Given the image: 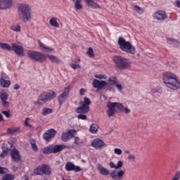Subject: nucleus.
I'll use <instances>...</instances> for the list:
<instances>
[{
  "mask_svg": "<svg viewBox=\"0 0 180 180\" xmlns=\"http://www.w3.org/2000/svg\"><path fill=\"white\" fill-rule=\"evenodd\" d=\"M13 89L15 91H18V89H20V85L19 84H16L14 85Z\"/></svg>",
  "mask_w": 180,
  "mask_h": 180,
  "instance_id": "obj_58",
  "label": "nucleus"
},
{
  "mask_svg": "<svg viewBox=\"0 0 180 180\" xmlns=\"http://www.w3.org/2000/svg\"><path fill=\"white\" fill-rule=\"evenodd\" d=\"M11 170L13 172H16V171H18V167L17 166H13L11 167Z\"/></svg>",
  "mask_w": 180,
  "mask_h": 180,
  "instance_id": "obj_59",
  "label": "nucleus"
},
{
  "mask_svg": "<svg viewBox=\"0 0 180 180\" xmlns=\"http://www.w3.org/2000/svg\"><path fill=\"white\" fill-rule=\"evenodd\" d=\"M99 130V125L98 124L92 123L89 127V132L92 134H96Z\"/></svg>",
  "mask_w": 180,
  "mask_h": 180,
  "instance_id": "obj_29",
  "label": "nucleus"
},
{
  "mask_svg": "<svg viewBox=\"0 0 180 180\" xmlns=\"http://www.w3.org/2000/svg\"><path fill=\"white\" fill-rule=\"evenodd\" d=\"M57 131H56V130L51 129L44 134L43 138L46 141H49V139L54 137Z\"/></svg>",
  "mask_w": 180,
  "mask_h": 180,
  "instance_id": "obj_25",
  "label": "nucleus"
},
{
  "mask_svg": "<svg viewBox=\"0 0 180 180\" xmlns=\"http://www.w3.org/2000/svg\"><path fill=\"white\" fill-rule=\"evenodd\" d=\"M176 6H177V8H180V1L177 0L176 1Z\"/></svg>",
  "mask_w": 180,
  "mask_h": 180,
  "instance_id": "obj_60",
  "label": "nucleus"
},
{
  "mask_svg": "<svg viewBox=\"0 0 180 180\" xmlns=\"http://www.w3.org/2000/svg\"><path fill=\"white\" fill-rule=\"evenodd\" d=\"M166 41L168 44H176V41L175 39L171 37H166Z\"/></svg>",
  "mask_w": 180,
  "mask_h": 180,
  "instance_id": "obj_41",
  "label": "nucleus"
},
{
  "mask_svg": "<svg viewBox=\"0 0 180 180\" xmlns=\"http://www.w3.org/2000/svg\"><path fill=\"white\" fill-rule=\"evenodd\" d=\"M43 154H51L53 153V146H49L42 148Z\"/></svg>",
  "mask_w": 180,
  "mask_h": 180,
  "instance_id": "obj_32",
  "label": "nucleus"
},
{
  "mask_svg": "<svg viewBox=\"0 0 180 180\" xmlns=\"http://www.w3.org/2000/svg\"><path fill=\"white\" fill-rule=\"evenodd\" d=\"M70 66L71 67V68H72V70H77V69H81V65H78V64H75V63H70Z\"/></svg>",
  "mask_w": 180,
  "mask_h": 180,
  "instance_id": "obj_46",
  "label": "nucleus"
},
{
  "mask_svg": "<svg viewBox=\"0 0 180 180\" xmlns=\"http://www.w3.org/2000/svg\"><path fill=\"white\" fill-rule=\"evenodd\" d=\"M125 154H130V150H125Z\"/></svg>",
  "mask_w": 180,
  "mask_h": 180,
  "instance_id": "obj_62",
  "label": "nucleus"
},
{
  "mask_svg": "<svg viewBox=\"0 0 180 180\" xmlns=\"http://www.w3.org/2000/svg\"><path fill=\"white\" fill-rule=\"evenodd\" d=\"M77 129H70L67 132H63L61 135L62 141H68L70 139H72L77 136Z\"/></svg>",
  "mask_w": 180,
  "mask_h": 180,
  "instance_id": "obj_14",
  "label": "nucleus"
},
{
  "mask_svg": "<svg viewBox=\"0 0 180 180\" xmlns=\"http://www.w3.org/2000/svg\"><path fill=\"white\" fill-rule=\"evenodd\" d=\"M53 113V110L51 108H44L42 110V115L47 116V115H50Z\"/></svg>",
  "mask_w": 180,
  "mask_h": 180,
  "instance_id": "obj_34",
  "label": "nucleus"
},
{
  "mask_svg": "<svg viewBox=\"0 0 180 180\" xmlns=\"http://www.w3.org/2000/svg\"><path fill=\"white\" fill-rule=\"evenodd\" d=\"M82 0H75V8L77 11H81L82 9L83 6L82 5Z\"/></svg>",
  "mask_w": 180,
  "mask_h": 180,
  "instance_id": "obj_33",
  "label": "nucleus"
},
{
  "mask_svg": "<svg viewBox=\"0 0 180 180\" xmlns=\"http://www.w3.org/2000/svg\"><path fill=\"white\" fill-rule=\"evenodd\" d=\"M2 113L6 116V117H11V113L9 111H2Z\"/></svg>",
  "mask_w": 180,
  "mask_h": 180,
  "instance_id": "obj_56",
  "label": "nucleus"
},
{
  "mask_svg": "<svg viewBox=\"0 0 180 180\" xmlns=\"http://www.w3.org/2000/svg\"><path fill=\"white\" fill-rule=\"evenodd\" d=\"M127 160H129V161H136V155L130 154L128 155Z\"/></svg>",
  "mask_w": 180,
  "mask_h": 180,
  "instance_id": "obj_50",
  "label": "nucleus"
},
{
  "mask_svg": "<svg viewBox=\"0 0 180 180\" xmlns=\"http://www.w3.org/2000/svg\"><path fill=\"white\" fill-rule=\"evenodd\" d=\"M116 77H110L108 80V84L109 85H116L117 83Z\"/></svg>",
  "mask_w": 180,
  "mask_h": 180,
  "instance_id": "obj_40",
  "label": "nucleus"
},
{
  "mask_svg": "<svg viewBox=\"0 0 180 180\" xmlns=\"http://www.w3.org/2000/svg\"><path fill=\"white\" fill-rule=\"evenodd\" d=\"M27 54L31 60H34V61H38V63H44L47 58H49V61L53 64H62L63 63L60 58L54 55H46L41 52L34 51H29Z\"/></svg>",
  "mask_w": 180,
  "mask_h": 180,
  "instance_id": "obj_1",
  "label": "nucleus"
},
{
  "mask_svg": "<svg viewBox=\"0 0 180 180\" xmlns=\"http://www.w3.org/2000/svg\"><path fill=\"white\" fill-rule=\"evenodd\" d=\"M109 166L110 168H114L115 169H116V165H115V162H110Z\"/></svg>",
  "mask_w": 180,
  "mask_h": 180,
  "instance_id": "obj_57",
  "label": "nucleus"
},
{
  "mask_svg": "<svg viewBox=\"0 0 180 180\" xmlns=\"http://www.w3.org/2000/svg\"><path fill=\"white\" fill-rule=\"evenodd\" d=\"M108 106V117H112V116H115V113L117 112V110H120V109H122V103L118 102H108L107 104Z\"/></svg>",
  "mask_w": 180,
  "mask_h": 180,
  "instance_id": "obj_7",
  "label": "nucleus"
},
{
  "mask_svg": "<svg viewBox=\"0 0 180 180\" xmlns=\"http://www.w3.org/2000/svg\"><path fill=\"white\" fill-rule=\"evenodd\" d=\"M114 153L117 155H122L123 154V150L119 148H114Z\"/></svg>",
  "mask_w": 180,
  "mask_h": 180,
  "instance_id": "obj_45",
  "label": "nucleus"
},
{
  "mask_svg": "<svg viewBox=\"0 0 180 180\" xmlns=\"http://www.w3.org/2000/svg\"><path fill=\"white\" fill-rule=\"evenodd\" d=\"M65 169L68 172L75 171V172H79L81 171V167L76 166L72 162H69L65 165Z\"/></svg>",
  "mask_w": 180,
  "mask_h": 180,
  "instance_id": "obj_22",
  "label": "nucleus"
},
{
  "mask_svg": "<svg viewBox=\"0 0 180 180\" xmlns=\"http://www.w3.org/2000/svg\"><path fill=\"white\" fill-rule=\"evenodd\" d=\"M80 106L76 109L77 113H83L86 115L89 112V105H91V99L87 97L84 98V101L79 103Z\"/></svg>",
  "mask_w": 180,
  "mask_h": 180,
  "instance_id": "obj_6",
  "label": "nucleus"
},
{
  "mask_svg": "<svg viewBox=\"0 0 180 180\" xmlns=\"http://www.w3.org/2000/svg\"><path fill=\"white\" fill-rule=\"evenodd\" d=\"M96 168L98 172H100L101 175H103V176H108V175L110 174V172L109 171V169H106V167H103L101 164H97Z\"/></svg>",
  "mask_w": 180,
  "mask_h": 180,
  "instance_id": "obj_23",
  "label": "nucleus"
},
{
  "mask_svg": "<svg viewBox=\"0 0 180 180\" xmlns=\"http://www.w3.org/2000/svg\"><path fill=\"white\" fill-rule=\"evenodd\" d=\"M41 101L39 98L38 101H34V105L35 106H41Z\"/></svg>",
  "mask_w": 180,
  "mask_h": 180,
  "instance_id": "obj_55",
  "label": "nucleus"
},
{
  "mask_svg": "<svg viewBox=\"0 0 180 180\" xmlns=\"http://www.w3.org/2000/svg\"><path fill=\"white\" fill-rule=\"evenodd\" d=\"M162 82L166 88L172 91H178L180 89V82L178 76L173 72H166L162 74Z\"/></svg>",
  "mask_w": 180,
  "mask_h": 180,
  "instance_id": "obj_2",
  "label": "nucleus"
},
{
  "mask_svg": "<svg viewBox=\"0 0 180 180\" xmlns=\"http://www.w3.org/2000/svg\"><path fill=\"white\" fill-rule=\"evenodd\" d=\"M18 18L22 22H32V8L27 4H20L18 7Z\"/></svg>",
  "mask_w": 180,
  "mask_h": 180,
  "instance_id": "obj_3",
  "label": "nucleus"
},
{
  "mask_svg": "<svg viewBox=\"0 0 180 180\" xmlns=\"http://www.w3.org/2000/svg\"><path fill=\"white\" fill-rule=\"evenodd\" d=\"M11 80L6 79V75H2L0 78V85L2 88H9L11 85Z\"/></svg>",
  "mask_w": 180,
  "mask_h": 180,
  "instance_id": "obj_21",
  "label": "nucleus"
},
{
  "mask_svg": "<svg viewBox=\"0 0 180 180\" xmlns=\"http://www.w3.org/2000/svg\"><path fill=\"white\" fill-rule=\"evenodd\" d=\"M29 120H30V118H29V117L25 118L24 124L26 127H30V129H32V127H33V126L32 124H30V123H29Z\"/></svg>",
  "mask_w": 180,
  "mask_h": 180,
  "instance_id": "obj_44",
  "label": "nucleus"
},
{
  "mask_svg": "<svg viewBox=\"0 0 180 180\" xmlns=\"http://www.w3.org/2000/svg\"><path fill=\"white\" fill-rule=\"evenodd\" d=\"M60 19L57 17H52L49 19V25L52 27L60 29Z\"/></svg>",
  "mask_w": 180,
  "mask_h": 180,
  "instance_id": "obj_24",
  "label": "nucleus"
},
{
  "mask_svg": "<svg viewBox=\"0 0 180 180\" xmlns=\"http://www.w3.org/2000/svg\"><path fill=\"white\" fill-rule=\"evenodd\" d=\"M133 11L135 13L138 15H143L144 13V8L139 6H134Z\"/></svg>",
  "mask_w": 180,
  "mask_h": 180,
  "instance_id": "obj_31",
  "label": "nucleus"
},
{
  "mask_svg": "<svg viewBox=\"0 0 180 180\" xmlns=\"http://www.w3.org/2000/svg\"><path fill=\"white\" fill-rule=\"evenodd\" d=\"M7 131H8V134H13V133H16L17 130H16V129H13L8 128V129H7Z\"/></svg>",
  "mask_w": 180,
  "mask_h": 180,
  "instance_id": "obj_53",
  "label": "nucleus"
},
{
  "mask_svg": "<svg viewBox=\"0 0 180 180\" xmlns=\"http://www.w3.org/2000/svg\"><path fill=\"white\" fill-rule=\"evenodd\" d=\"M65 148H67V146L65 145L52 146V153L57 154V153H60V151H63V150H65Z\"/></svg>",
  "mask_w": 180,
  "mask_h": 180,
  "instance_id": "obj_27",
  "label": "nucleus"
},
{
  "mask_svg": "<svg viewBox=\"0 0 180 180\" xmlns=\"http://www.w3.org/2000/svg\"><path fill=\"white\" fill-rule=\"evenodd\" d=\"M120 110L123 113H126L127 115H129V113H131V110L129 109V108L127 107H124L123 104H122V108H120Z\"/></svg>",
  "mask_w": 180,
  "mask_h": 180,
  "instance_id": "obj_35",
  "label": "nucleus"
},
{
  "mask_svg": "<svg viewBox=\"0 0 180 180\" xmlns=\"http://www.w3.org/2000/svg\"><path fill=\"white\" fill-rule=\"evenodd\" d=\"M7 172H8V169H6L5 167H0V174H7Z\"/></svg>",
  "mask_w": 180,
  "mask_h": 180,
  "instance_id": "obj_51",
  "label": "nucleus"
},
{
  "mask_svg": "<svg viewBox=\"0 0 180 180\" xmlns=\"http://www.w3.org/2000/svg\"><path fill=\"white\" fill-rule=\"evenodd\" d=\"M91 146L96 150H102L106 147V143L99 138L94 139L91 143Z\"/></svg>",
  "mask_w": 180,
  "mask_h": 180,
  "instance_id": "obj_11",
  "label": "nucleus"
},
{
  "mask_svg": "<svg viewBox=\"0 0 180 180\" xmlns=\"http://www.w3.org/2000/svg\"><path fill=\"white\" fill-rule=\"evenodd\" d=\"M10 29L12 32H15V33H20L22 32V27L20 24L13 23L10 26Z\"/></svg>",
  "mask_w": 180,
  "mask_h": 180,
  "instance_id": "obj_28",
  "label": "nucleus"
},
{
  "mask_svg": "<svg viewBox=\"0 0 180 180\" xmlns=\"http://www.w3.org/2000/svg\"><path fill=\"white\" fill-rule=\"evenodd\" d=\"M0 49L1 50H7V51H12V45L11 46L8 43L0 42Z\"/></svg>",
  "mask_w": 180,
  "mask_h": 180,
  "instance_id": "obj_30",
  "label": "nucleus"
},
{
  "mask_svg": "<svg viewBox=\"0 0 180 180\" xmlns=\"http://www.w3.org/2000/svg\"><path fill=\"white\" fill-rule=\"evenodd\" d=\"M153 18L155 19V20H158V22H163V20H165V19H168L167 13L161 10H158L155 12L153 15Z\"/></svg>",
  "mask_w": 180,
  "mask_h": 180,
  "instance_id": "obj_12",
  "label": "nucleus"
},
{
  "mask_svg": "<svg viewBox=\"0 0 180 180\" xmlns=\"http://www.w3.org/2000/svg\"><path fill=\"white\" fill-rule=\"evenodd\" d=\"M10 151H11V150H9L8 148L3 150V152L0 155L1 158H5V157H6V155H8V154H9Z\"/></svg>",
  "mask_w": 180,
  "mask_h": 180,
  "instance_id": "obj_42",
  "label": "nucleus"
},
{
  "mask_svg": "<svg viewBox=\"0 0 180 180\" xmlns=\"http://www.w3.org/2000/svg\"><path fill=\"white\" fill-rule=\"evenodd\" d=\"M113 61L120 70H127L131 68V61L122 56H115Z\"/></svg>",
  "mask_w": 180,
  "mask_h": 180,
  "instance_id": "obj_5",
  "label": "nucleus"
},
{
  "mask_svg": "<svg viewBox=\"0 0 180 180\" xmlns=\"http://www.w3.org/2000/svg\"><path fill=\"white\" fill-rule=\"evenodd\" d=\"M34 175H50L51 169L49 165H42L34 169Z\"/></svg>",
  "mask_w": 180,
  "mask_h": 180,
  "instance_id": "obj_8",
  "label": "nucleus"
},
{
  "mask_svg": "<svg viewBox=\"0 0 180 180\" xmlns=\"http://www.w3.org/2000/svg\"><path fill=\"white\" fill-rule=\"evenodd\" d=\"M16 141H17L16 138H11L8 141V144H15Z\"/></svg>",
  "mask_w": 180,
  "mask_h": 180,
  "instance_id": "obj_54",
  "label": "nucleus"
},
{
  "mask_svg": "<svg viewBox=\"0 0 180 180\" xmlns=\"http://www.w3.org/2000/svg\"><path fill=\"white\" fill-rule=\"evenodd\" d=\"M4 120V117L0 113V122H2Z\"/></svg>",
  "mask_w": 180,
  "mask_h": 180,
  "instance_id": "obj_61",
  "label": "nucleus"
},
{
  "mask_svg": "<svg viewBox=\"0 0 180 180\" xmlns=\"http://www.w3.org/2000/svg\"><path fill=\"white\" fill-rule=\"evenodd\" d=\"M126 174L125 170H113L110 173V176L113 180H123L124 175Z\"/></svg>",
  "mask_w": 180,
  "mask_h": 180,
  "instance_id": "obj_15",
  "label": "nucleus"
},
{
  "mask_svg": "<svg viewBox=\"0 0 180 180\" xmlns=\"http://www.w3.org/2000/svg\"><path fill=\"white\" fill-rule=\"evenodd\" d=\"M124 165L123 161L119 160L116 165V169H120Z\"/></svg>",
  "mask_w": 180,
  "mask_h": 180,
  "instance_id": "obj_47",
  "label": "nucleus"
},
{
  "mask_svg": "<svg viewBox=\"0 0 180 180\" xmlns=\"http://www.w3.org/2000/svg\"><path fill=\"white\" fill-rule=\"evenodd\" d=\"M117 44L122 51H125V53L132 54L133 56L136 54V47H134L129 41H126L124 38L119 37Z\"/></svg>",
  "mask_w": 180,
  "mask_h": 180,
  "instance_id": "obj_4",
  "label": "nucleus"
},
{
  "mask_svg": "<svg viewBox=\"0 0 180 180\" xmlns=\"http://www.w3.org/2000/svg\"><path fill=\"white\" fill-rule=\"evenodd\" d=\"M57 96V93L53 90H49V91L43 92L39 96V101L41 102H49L51 99H54Z\"/></svg>",
  "mask_w": 180,
  "mask_h": 180,
  "instance_id": "obj_9",
  "label": "nucleus"
},
{
  "mask_svg": "<svg viewBox=\"0 0 180 180\" xmlns=\"http://www.w3.org/2000/svg\"><path fill=\"white\" fill-rule=\"evenodd\" d=\"M94 77L97 79H108V76H106V75L104 74L95 75Z\"/></svg>",
  "mask_w": 180,
  "mask_h": 180,
  "instance_id": "obj_38",
  "label": "nucleus"
},
{
  "mask_svg": "<svg viewBox=\"0 0 180 180\" xmlns=\"http://www.w3.org/2000/svg\"><path fill=\"white\" fill-rule=\"evenodd\" d=\"M15 179V176L13 174H6L3 177V180H13Z\"/></svg>",
  "mask_w": 180,
  "mask_h": 180,
  "instance_id": "obj_39",
  "label": "nucleus"
},
{
  "mask_svg": "<svg viewBox=\"0 0 180 180\" xmlns=\"http://www.w3.org/2000/svg\"><path fill=\"white\" fill-rule=\"evenodd\" d=\"M86 5L93 9H101V6L94 0H84Z\"/></svg>",
  "mask_w": 180,
  "mask_h": 180,
  "instance_id": "obj_26",
  "label": "nucleus"
},
{
  "mask_svg": "<svg viewBox=\"0 0 180 180\" xmlns=\"http://www.w3.org/2000/svg\"><path fill=\"white\" fill-rule=\"evenodd\" d=\"M72 1H74V0H72Z\"/></svg>",
  "mask_w": 180,
  "mask_h": 180,
  "instance_id": "obj_64",
  "label": "nucleus"
},
{
  "mask_svg": "<svg viewBox=\"0 0 180 180\" xmlns=\"http://www.w3.org/2000/svg\"><path fill=\"white\" fill-rule=\"evenodd\" d=\"M115 86L118 89V91H122V89H123V85L119 82H117Z\"/></svg>",
  "mask_w": 180,
  "mask_h": 180,
  "instance_id": "obj_49",
  "label": "nucleus"
},
{
  "mask_svg": "<svg viewBox=\"0 0 180 180\" xmlns=\"http://www.w3.org/2000/svg\"><path fill=\"white\" fill-rule=\"evenodd\" d=\"M11 51H14V53H15L17 56H20V57H25V49L22 46L16 43L12 44Z\"/></svg>",
  "mask_w": 180,
  "mask_h": 180,
  "instance_id": "obj_13",
  "label": "nucleus"
},
{
  "mask_svg": "<svg viewBox=\"0 0 180 180\" xmlns=\"http://www.w3.org/2000/svg\"><path fill=\"white\" fill-rule=\"evenodd\" d=\"M86 54L91 58H94V57H95V52H94V49H92V47L89 48L86 51Z\"/></svg>",
  "mask_w": 180,
  "mask_h": 180,
  "instance_id": "obj_36",
  "label": "nucleus"
},
{
  "mask_svg": "<svg viewBox=\"0 0 180 180\" xmlns=\"http://www.w3.org/2000/svg\"><path fill=\"white\" fill-rule=\"evenodd\" d=\"M74 143L76 144V146H81V144H83L84 141H82V139H81L79 137L76 136L75 137Z\"/></svg>",
  "mask_w": 180,
  "mask_h": 180,
  "instance_id": "obj_37",
  "label": "nucleus"
},
{
  "mask_svg": "<svg viewBox=\"0 0 180 180\" xmlns=\"http://www.w3.org/2000/svg\"><path fill=\"white\" fill-rule=\"evenodd\" d=\"M77 119H80L81 120H86L87 117L86 115L80 114L77 115Z\"/></svg>",
  "mask_w": 180,
  "mask_h": 180,
  "instance_id": "obj_48",
  "label": "nucleus"
},
{
  "mask_svg": "<svg viewBox=\"0 0 180 180\" xmlns=\"http://www.w3.org/2000/svg\"><path fill=\"white\" fill-rule=\"evenodd\" d=\"M11 158L14 162H20L22 158L20 157V153L18 149L13 148L11 153Z\"/></svg>",
  "mask_w": 180,
  "mask_h": 180,
  "instance_id": "obj_18",
  "label": "nucleus"
},
{
  "mask_svg": "<svg viewBox=\"0 0 180 180\" xmlns=\"http://www.w3.org/2000/svg\"><path fill=\"white\" fill-rule=\"evenodd\" d=\"M12 6H13V0H0V9L1 11L11 9Z\"/></svg>",
  "mask_w": 180,
  "mask_h": 180,
  "instance_id": "obj_16",
  "label": "nucleus"
},
{
  "mask_svg": "<svg viewBox=\"0 0 180 180\" xmlns=\"http://www.w3.org/2000/svg\"><path fill=\"white\" fill-rule=\"evenodd\" d=\"M31 146L33 151H38L39 148H37V145H36V141L34 140L31 141Z\"/></svg>",
  "mask_w": 180,
  "mask_h": 180,
  "instance_id": "obj_43",
  "label": "nucleus"
},
{
  "mask_svg": "<svg viewBox=\"0 0 180 180\" xmlns=\"http://www.w3.org/2000/svg\"><path fill=\"white\" fill-rule=\"evenodd\" d=\"M78 63H79L81 61V60L79 58L77 59Z\"/></svg>",
  "mask_w": 180,
  "mask_h": 180,
  "instance_id": "obj_63",
  "label": "nucleus"
},
{
  "mask_svg": "<svg viewBox=\"0 0 180 180\" xmlns=\"http://www.w3.org/2000/svg\"><path fill=\"white\" fill-rule=\"evenodd\" d=\"M38 45L39 50H41V51H44V53H53L54 51V49L46 46L40 40L38 41Z\"/></svg>",
  "mask_w": 180,
  "mask_h": 180,
  "instance_id": "obj_19",
  "label": "nucleus"
},
{
  "mask_svg": "<svg viewBox=\"0 0 180 180\" xmlns=\"http://www.w3.org/2000/svg\"><path fill=\"white\" fill-rule=\"evenodd\" d=\"M70 91H71V86L68 85L64 88L63 92L61 93L58 97V102L59 105H63L68 98V95H70Z\"/></svg>",
  "mask_w": 180,
  "mask_h": 180,
  "instance_id": "obj_10",
  "label": "nucleus"
},
{
  "mask_svg": "<svg viewBox=\"0 0 180 180\" xmlns=\"http://www.w3.org/2000/svg\"><path fill=\"white\" fill-rule=\"evenodd\" d=\"M85 92H86V89L82 88L79 89V94L81 96H84L85 95Z\"/></svg>",
  "mask_w": 180,
  "mask_h": 180,
  "instance_id": "obj_52",
  "label": "nucleus"
},
{
  "mask_svg": "<svg viewBox=\"0 0 180 180\" xmlns=\"http://www.w3.org/2000/svg\"><path fill=\"white\" fill-rule=\"evenodd\" d=\"M108 85V82L103 80H98V79H94L93 80V87L97 89H102L104 86Z\"/></svg>",
  "mask_w": 180,
  "mask_h": 180,
  "instance_id": "obj_20",
  "label": "nucleus"
},
{
  "mask_svg": "<svg viewBox=\"0 0 180 180\" xmlns=\"http://www.w3.org/2000/svg\"><path fill=\"white\" fill-rule=\"evenodd\" d=\"M8 96L9 95L6 93V91H0V98L4 108H9V105H11V103L8 101Z\"/></svg>",
  "mask_w": 180,
  "mask_h": 180,
  "instance_id": "obj_17",
  "label": "nucleus"
}]
</instances>
